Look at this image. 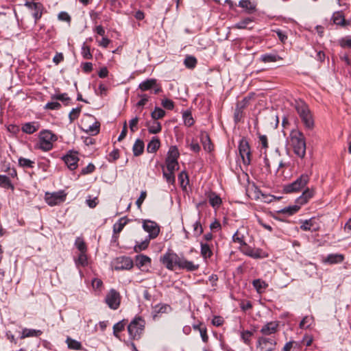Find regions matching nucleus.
<instances>
[{"label": "nucleus", "instance_id": "nucleus-14", "mask_svg": "<svg viewBox=\"0 0 351 351\" xmlns=\"http://www.w3.org/2000/svg\"><path fill=\"white\" fill-rule=\"evenodd\" d=\"M241 252L246 256L253 258H259L262 257V250L260 249H254L249 246L246 243L240 246Z\"/></svg>", "mask_w": 351, "mask_h": 351}, {"label": "nucleus", "instance_id": "nucleus-48", "mask_svg": "<svg viewBox=\"0 0 351 351\" xmlns=\"http://www.w3.org/2000/svg\"><path fill=\"white\" fill-rule=\"evenodd\" d=\"M182 118L185 125L190 127L193 125L194 120L190 112L185 111L182 114Z\"/></svg>", "mask_w": 351, "mask_h": 351}, {"label": "nucleus", "instance_id": "nucleus-12", "mask_svg": "<svg viewBox=\"0 0 351 351\" xmlns=\"http://www.w3.org/2000/svg\"><path fill=\"white\" fill-rule=\"evenodd\" d=\"M134 266L133 261L127 256H121L117 258L114 268L116 270H129Z\"/></svg>", "mask_w": 351, "mask_h": 351}, {"label": "nucleus", "instance_id": "nucleus-5", "mask_svg": "<svg viewBox=\"0 0 351 351\" xmlns=\"http://www.w3.org/2000/svg\"><path fill=\"white\" fill-rule=\"evenodd\" d=\"M180 256L172 250H169L160 258V262L169 270H173L176 267H178Z\"/></svg>", "mask_w": 351, "mask_h": 351}, {"label": "nucleus", "instance_id": "nucleus-6", "mask_svg": "<svg viewBox=\"0 0 351 351\" xmlns=\"http://www.w3.org/2000/svg\"><path fill=\"white\" fill-rule=\"evenodd\" d=\"M66 197V194L64 191L53 193L47 192L45 195V199L48 205L53 206L64 202Z\"/></svg>", "mask_w": 351, "mask_h": 351}, {"label": "nucleus", "instance_id": "nucleus-60", "mask_svg": "<svg viewBox=\"0 0 351 351\" xmlns=\"http://www.w3.org/2000/svg\"><path fill=\"white\" fill-rule=\"evenodd\" d=\"M95 169V167L93 163H89L86 167L82 169L81 173L86 175L93 173Z\"/></svg>", "mask_w": 351, "mask_h": 351}, {"label": "nucleus", "instance_id": "nucleus-39", "mask_svg": "<svg viewBox=\"0 0 351 351\" xmlns=\"http://www.w3.org/2000/svg\"><path fill=\"white\" fill-rule=\"evenodd\" d=\"M239 5L245 9L249 13L254 12L256 7L250 0H241L239 3Z\"/></svg>", "mask_w": 351, "mask_h": 351}, {"label": "nucleus", "instance_id": "nucleus-9", "mask_svg": "<svg viewBox=\"0 0 351 351\" xmlns=\"http://www.w3.org/2000/svg\"><path fill=\"white\" fill-rule=\"evenodd\" d=\"M25 6L29 10L32 11V16L34 19V23H36L42 17L44 7L43 5L39 2H32L26 1Z\"/></svg>", "mask_w": 351, "mask_h": 351}, {"label": "nucleus", "instance_id": "nucleus-46", "mask_svg": "<svg viewBox=\"0 0 351 351\" xmlns=\"http://www.w3.org/2000/svg\"><path fill=\"white\" fill-rule=\"evenodd\" d=\"M165 115V111L159 107H156L152 112L151 116L153 119L158 120L162 119Z\"/></svg>", "mask_w": 351, "mask_h": 351}, {"label": "nucleus", "instance_id": "nucleus-13", "mask_svg": "<svg viewBox=\"0 0 351 351\" xmlns=\"http://www.w3.org/2000/svg\"><path fill=\"white\" fill-rule=\"evenodd\" d=\"M63 160L71 170H74L77 167L79 158L77 152L70 151L66 156L63 157Z\"/></svg>", "mask_w": 351, "mask_h": 351}, {"label": "nucleus", "instance_id": "nucleus-28", "mask_svg": "<svg viewBox=\"0 0 351 351\" xmlns=\"http://www.w3.org/2000/svg\"><path fill=\"white\" fill-rule=\"evenodd\" d=\"M332 20L335 24L341 25L342 27H344L348 24V23H347L345 20L343 14L339 12H337L333 14Z\"/></svg>", "mask_w": 351, "mask_h": 351}, {"label": "nucleus", "instance_id": "nucleus-4", "mask_svg": "<svg viewBox=\"0 0 351 351\" xmlns=\"http://www.w3.org/2000/svg\"><path fill=\"white\" fill-rule=\"evenodd\" d=\"M309 180L310 176L308 174H302L292 183L285 185L283 190L287 193L298 192L307 184Z\"/></svg>", "mask_w": 351, "mask_h": 351}, {"label": "nucleus", "instance_id": "nucleus-51", "mask_svg": "<svg viewBox=\"0 0 351 351\" xmlns=\"http://www.w3.org/2000/svg\"><path fill=\"white\" fill-rule=\"evenodd\" d=\"M76 265H82L83 267L88 265V259L86 252H81L79 254L77 259L75 261Z\"/></svg>", "mask_w": 351, "mask_h": 351}, {"label": "nucleus", "instance_id": "nucleus-59", "mask_svg": "<svg viewBox=\"0 0 351 351\" xmlns=\"http://www.w3.org/2000/svg\"><path fill=\"white\" fill-rule=\"evenodd\" d=\"M232 240L234 242L239 243L241 246L245 243L243 236H240L238 231L234 234Z\"/></svg>", "mask_w": 351, "mask_h": 351}, {"label": "nucleus", "instance_id": "nucleus-64", "mask_svg": "<svg viewBox=\"0 0 351 351\" xmlns=\"http://www.w3.org/2000/svg\"><path fill=\"white\" fill-rule=\"evenodd\" d=\"M60 106H61V105L60 103H58L57 101H51V102H48L45 105V108L50 109V110H58L60 108Z\"/></svg>", "mask_w": 351, "mask_h": 351}, {"label": "nucleus", "instance_id": "nucleus-24", "mask_svg": "<svg viewBox=\"0 0 351 351\" xmlns=\"http://www.w3.org/2000/svg\"><path fill=\"white\" fill-rule=\"evenodd\" d=\"M156 86V79H148L139 84L138 88L142 91L149 90L155 88Z\"/></svg>", "mask_w": 351, "mask_h": 351}, {"label": "nucleus", "instance_id": "nucleus-1", "mask_svg": "<svg viewBox=\"0 0 351 351\" xmlns=\"http://www.w3.org/2000/svg\"><path fill=\"white\" fill-rule=\"evenodd\" d=\"M289 143L294 154L300 158L306 155V144L304 134L298 130H291L289 134Z\"/></svg>", "mask_w": 351, "mask_h": 351}, {"label": "nucleus", "instance_id": "nucleus-55", "mask_svg": "<svg viewBox=\"0 0 351 351\" xmlns=\"http://www.w3.org/2000/svg\"><path fill=\"white\" fill-rule=\"evenodd\" d=\"M252 22V19L251 18H246L235 24V27L237 29H245Z\"/></svg>", "mask_w": 351, "mask_h": 351}, {"label": "nucleus", "instance_id": "nucleus-29", "mask_svg": "<svg viewBox=\"0 0 351 351\" xmlns=\"http://www.w3.org/2000/svg\"><path fill=\"white\" fill-rule=\"evenodd\" d=\"M281 59L282 58L276 53H265L263 54L260 58V60L265 63L274 62Z\"/></svg>", "mask_w": 351, "mask_h": 351}, {"label": "nucleus", "instance_id": "nucleus-62", "mask_svg": "<svg viewBox=\"0 0 351 351\" xmlns=\"http://www.w3.org/2000/svg\"><path fill=\"white\" fill-rule=\"evenodd\" d=\"M162 105L164 108L168 110H172L174 107L173 101L169 99H165L162 101Z\"/></svg>", "mask_w": 351, "mask_h": 351}, {"label": "nucleus", "instance_id": "nucleus-61", "mask_svg": "<svg viewBox=\"0 0 351 351\" xmlns=\"http://www.w3.org/2000/svg\"><path fill=\"white\" fill-rule=\"evenodd\" d=\"M300 209V206L295 205L293 206H289L287 208H285L283 210H282V212L284 213H289V215H292L295 213H296Z\"/></svg>", "mask_w": 351, "mask_h": 351}, {"label": "nucleus", "instance_id": "nucleus-30", "mask_svg": "<svg viewBox=\"0 0 351 351\" xmlns=\"http://www.w3.org/2000/svg\"><path fill=\"white\" fill-rule=\"evenodd\" d=\"M0 186L3 189L14 190V186L10 179L5 175H0Z\"/></svg>", "mask_w": 351, "mask_h": 351}, {"label": "nucleus", "instance_id": "nucleus-36", "mask_svg": "<svg viewBox=\"0 0 351 351\" xmlns=\"http://www.w3.org/2000/svg\"><path fill=\"white\" fill-rule=\"evenodd\" d=\"M128 220L123 217L121 218L117 222H116L113 226V232L114 234L120 233L123 229L124 226L127 224Z\"/></svg>", "mask_w": 351, "mask_h": 351}, {"label": "nucleus", "instance_id": "nucleus-18", "mask_svg": "<svg viewBox=\"0 0 351 351\" xmlns=\"http://www.w3.org/2000/svg\"><path fill=\"white\" fill-rule=\"evenodd\" d=\"M315 191L313 189L306 188L302 194L296 199L297 204L303 205L308 202V201L313 197Z\"/></svg>", "mask_w": 351, "mask_h": 351}, {"label": "nucleus", "instance_id": "nucleus-19", "mask_svg": "<svg viewBox=\"0 0 351 351\" xmlns=\"http://www.w3.org/2000/svg\"><path fill=\"white\" fill-rule=\"evenodd\" d=\"M344 256L341 254H330L324 259L323 262L330 265L337 264L343 262Z\"/></svg>", "mask_w": 351, "mask_h": 351}, {"label": "nucleus", "instance_id": "nucleus-23", "mask_svg": "<svg viewBox=\"0 0 351 351\" xmlns=\"http://www.w3.org/2000/svg\"><path fill=\"white\" fill-rule=\"evenodd\" d=\"M295 109L300 118L311 114L308 107L303 101L297 102L295 105Z\"/></svg>", "mask_w": 351, "mask_h": 351}, {"label": "nucleus", "instance_id": "nucleus-57", "mask_svg": "<svg viewBox=\"0 0 351 351\" xmlns=\"http://www.w3.org/2000/svg\"><path fill=\"white\" fill-rule=\"evenodd\" d=\"M125 328L124 321H121L115 324L113 326V333L116 337H118V332L122 331Z\"/></svg>", "mask_w": 351, "mask_h": 351}, {"label": "nucleus", "instance_id": "nucleus-53", "mask_svg": "<svg viewBox=\"0 0 351 351\" xmlns=\"http://www.w3.org/2000/svg\"><path fill=\"white\" fill-rule=\"evenodd\" d=\"M81 107L73 108L69 114L70 122H73L74 120L77 119L79 117Z\"/></svg>", "mask_w": 351, "mask_h": 351}, {"label": "nucleus", "instance_id": "nucleus-33", "mask_svg": "<svg viewBox=\"0 0 351 351\" xmlns=\"http://www.w3.org/2000/svg\"><path fill=\"white\" fill-rule=\"evenodd\" d=\"M314 323V318L313 316L306 315L303 317L300 323V328L301 329L309 328Z\"/></svg>", "mask_w": 351, "mask_h": 351}, {"label": "nucleus", "instance_id": "nucleus-21", "mask_svg": "<svg viewBox=\"0 0 351 351\" xmlns=\"http://www.w3.org/2000/svg\"><path fill=\"white\" fill-rule=\"evenodd\" d=\"M43 334L42 330L25 328L21 331V339L37 337Z\"/></svg>", "mask_w": 351, "mask_h": 351}, {"label": "nucleus", "instance_id": "nucleus-31", "mask_svg": "<svg viewBox=\"0 0 351 351\" xmlns=\"http://www.w3.org/2000/svg\"><path fill=\"white\" fill-rule=\"evenodd\" d=\"M160 140L157 137H153L147 146V151L149 153L156 152L160 147Z\"/></svg>", "mask_w": 351, "mask_h": 351}, {"label": "nucleus", "instance_id": "nucleus-17", "mask_svg": "<svg viewBox=\"0 0 351 351\" xmlns=\"http://www.w3.org/2000/svg\"><path fill=\"white\" fill-rule=\"evenodd\" d=\"M212 247L213 245L210 243H204L203 241L200 242V254L204 260H207L213 256Z\"/></svg>", "mask_w": 351, "mask_h": 351}, {"label": "nucleus", "instance_id": "nucleus-20", "mask_svg": "<svg viewBox=\"0 0 351 351\" xmlns=\"http://www.w3.org/2000/svg\"><path fill=\"white\" fill-rule=\"evenodd\" d=\"M40 125L37 121L25 123L22 126V131L26 134H31L36 132Z\"/></svg>", "mask_w": 351, "mask_h": 351}, {"label": "nucleus", "instance_id": "nucleus-3", "mask_svg": "<svg viewBox=\"0 0 351 351\" xmlns=\"http://www.w3.org/2000/svg\"><path fill=\"white\" fill-rule=\"evenodd\" d=\"M145 322L141 317H135L128 325V331L130 339L138 340L145 329Z\"/></svg>", "mask_w": 351, "mask_h": 351}, {"label": "nucleus", "instance_id": "nucleus-22", "mask_svg": "<svg viewBox=\"0 0 351 351\" xmlns=\"http://www.w3.org/2000/svg\"><path fill=\"white\" fill-rule=\"evenodd\" d=\"M295 109L300 118L311 114L308 107L303 101L297 102L295 105Z\"/></svg>", "mask_w": 351, "mask_h": 351}, {"label": "nucleus", "instance_id": "nucleus-63", "mask_svg": "<svg viewBox=\"0 0 351 351\" xmlns=\"http://www.w3.org/2000/svg\"><path fill=\"white\" fill-rule=\"evenodd\" d=\"M193 230L197 236L200 235L203 232L202 226L199 221H196L194 223Z\"/></svg>", "mask_w": 351, "mask_h": 351}, {"label": "nucleus", "instance_id": "nucleus-25", "mask_svg": "<svg viewBox=\"0 0 351 351\" xmlns=\"http://www.w3.org/2000/svg\"><path fill=\"white\" fill-rule=\"evenodd\" d=\"M135 262H136V265L138 267L141 268L145 265H150L151 258L146 255L139 254V255L136 256Z\"/></svg>", "mask_w": 351, "mask_h": 351}, {"label": "nucleus", "instance_id": "nucleus-43", "mask_svg": "<svg viewBox=\"0 0 351 351\" xmlns=\"http://www.w3.org/2000/svg\"><path fill=\"white\" fill-rule=\"evenodd\" d=\"M99 127H100L99 122L95 121L92 125L87 126L86 128L85 129V131L87 133H89L93 135L97 134L99 132Z\"/></svg>", "mask_w": 351, "mask_h": 351}, {"label": "nucleus", "instance_id": "nucleus-56", "mask_svg": "<svg viewBox=\"0 0 351 351\" xmlns=\"http://www.w3.org/2000/svg\"><path fill=\"white\" fill-rule=\"evenodd\" d=\"M167 166V171L175 173L179 168L178 162L165 161Z\"/></svg>", "mask_w": 351, "mask_h": 351}, {"label": "nucleus", "instance_id": "nucleus-15", "mask_svg": "<svg viewBox=\"0 0 351 351\" xmlns=\"http://www.w3.org/2000/svg\"><path fill=\"white\" fill-rule=\"evenodd\" d=\"M199 265L195 264L193 261L186 260L184 256H181L178 268L185 269L187 271H194L199 269Z\"/></svg>", "mask_w": 351, "mask_h": 351}, {"label": "nucleus", "instance_id": "nucleus-44", "mask_svg": "<svg viewBox=\"0 0 351 351\" xmlns=\"http://www.w3.org/2000/svg\"><path fill=\"white\" fill-rule=\"evenodd\" d=\"M178 180L180 182V186L183 189H186V186L189 184V177H188V175L187 173L185 172V171H182L179 176H178Z\"/></svg>", "mask_w": 351, "mask_h": 351}, {"label": "nucleus", "instance_id": "nucleus-26", "mask_svg": "<svg viewBox=\"0 0 351 351\" xmlns=\"http://www.w3.org/2000/svg\"><path fill=\"white\" fill-rule=\"evenodd\" d=\"M180 154L178 148L176 146H171L165 161L178 162Z\"/></svg>", "mask_w": 351, "mask_h": 351}, {"label": "nucleus", "instance_id": "nucleus-27", "mask_svg": "<svg viewBox=\"0 0 351 351\" xmlns=\"http://www.w3.org/2000/svg\"><path fill=\"white\" fill-rule=\"evenodd\" d=\"M208 197L210 204L213 208H219L222 203L221 197L216 193H210L208 195Z\"/></svg>", "mask_w": 351, "mask_h": 351}, {"label": "nucleus", "instance_id": "nucleus-2", "mask_svg": "<svg viewBox=\"0 0 351 351\" xmlns=\"http://www.w3.org/2000/svg\"><path fill=\"white\" fill-rule=\"evenodd\" d=\"M56 135L51 131L45 130L39 133L37 147L43 151L47 152L52 149L53 143L57 141Z\"/></svg>", "mask_w": 351, "mask_h": 351}, {"label": "nucleus", "instance_id": "nucleus-58", "mask_svg": "<svg viewBox=\"0 0 351 351\" xmlns=\"http://www.w3.org/2000/svg\"><path fill=\"white\" fill-rule=\"evenodd\" d=\"M170 306L167 304H158L155 306L154 311L156 313H165L170 309Z\"/></svg>", "mask_w": 351, "mask_h": 351}, {"label": "nucleus", "instance_id": "nucleus-52", "mask_svg": "<svg viewBox=\"0 0 351 351\" xmlns=\"http://www.w3.org/2000/svg\"><path fill=\"white\" fill-rule=\"evenodd\" d=\"M338 43L342 48H351V37H343L338 40Z\"/></svg>", "mask_w": 351, "mask_h": 351}, {"label": "nucleus", "instance_id": "nucleus-42", "mask_svg": "<svg viewBox=\"0 0 351 351\" xmlns=\"http://www.w3.org/2000/svg\"><path fill=\"white\" fill-rule=\"evenodd\" d=\"M197 62V59L192 56H187L184 60L185 66L190 69H194L196 66Z\"/></svg>", "mask_w": 351, "mask_h": 351}, {"label": "nucleus", "instance_id": "nucleus-49", "mask_svg": "<svg viewBox=\"0 0 351 351\" xmlns=\"http://www.w3.org/2000/svg\"><path fill=\"white\" fill-rule=\"evenodd\" d=\"M163 177L169 184H173L175 183L176 178L173 172L163 169Z\"/></svg>", "mask_w": 351, "mask_h": 351}, {"label": "nucleus", "instance_id": "nucleus-32", "mask_svg": "<svg viewBox=\"0 0 351 351\" xmlns=\"http://www.w3.org/2000/svg\"><path fill=\"white\" fill-rule=\"evenodd\" d=\"M133 154L135 156L141 155L144 151V143L140 139H137L132 147Z\"/></svg>", "mask_w": 351, "mask_h": 351}, {"label": "nucleus", "instance_id": "nucleus-11", "mask_svg": "<svg viewBox=\"0 0 351 351\" xmlns=\"http://www.w3.org/2000/svg\"><path fill=\"white\" fill-rule=\"evenodd\" d=\"M276 341L271 338L260 337L258 340L257 350L258 351H274Z\"/></svg>", "mask_w": 351, "mask_h": 351}, {"label": "nucleus", "instance_id": "nucleus-41", "mask_svg": "<svg viewBox=\"0 0 351 351\" xmlns=\"http://www.w3.org/2000/svg\"><path fill=\"white\" fill-rule=\"evenodd\" d=\"M35 164L34 160L28 158L20 157L19 158V165L23 168H33Z\"/></svg>", "mask_w": 351, "mask_h": 351}, {"label": "nucleus", "instance_id": "nucleus-10", "mask_svg": "<svg viewBox=\"0 0 351 351\" xmlns=\"http://www.w3.org/2000/svg\"><path fill=\"white\" fill-rule=\"evenodd\" d=\"M143 228L145 232H148L147 237L151 239L156 238L160 232V228L158 224L151 220H144Z\"/></svg>", "mask_w": 351, "mask_h": 351}, {"label": "nucleus", "instance_id": "nucleus-8", "mask_svg": "<svg viewBox=\"0 0 351 351\" xmlns=\"http://www.w3.org/2000/svg\"><path fill=\"white\" fill-rule=\"evenodd\" d=\"M239 152L243 162L248 165L251 161V152L248 142L245 139H241L239 145Z\"/></svg>", "mask_w": 351, "mask_h": 351}, {"label": "nucleus", "instance_id": "nucleus-16", "mask_svg": "<svg viewBox=\"0 0 351 351\" xmlns=\"http://www.w3.org/2000/svg\"><path fill=\"white\" fill-rule=\"evenodd\" d=\"M278 326V322H268L262 327L261 332L264 335H270L277 332Z\"/></svg>", "mask_w": 351, "mask_h": 351}, {"label": "nucleus", "instance_id": "nucleus-37", "mask_svg": "<svg viewBox=\"0 0 351 351\" xmlns=\"http://www.w3.org/2000/svg\"><path fill=\"white\" fill-rule=\"evenodd\" d=\"M150 240L151 239L147 237L142 242L136 243L134 247V251L136 253H138L146 250L149 246Z\"/></svg>", "mask_w": 351, "mask_h": 351}, {"label": "nucleus", "instance_id": "nucleus-50", "mask_svg": "<svg viewBox=\"0 0 351 351\" xmlns=\"http://www.w3.org/2000/svg\"><path fill=\"white\" fill-rule=\"evenodd\" d=\"M306 128L308 129L313 128L314 125V121L311 114H309L305 117L301 118Z\"/></svg>", "mask_w": 351, "mask_h": 351}, {"label": "nucleus", "instance_id": "nucleus-54", "mask_svg": "<svg viewBox=\"0 0 351 351\" xmlns=\"http://www.w3.org/2000/svg\"><path fill=\"white\" fill-rule=\"evenodd\" d=\"M77 248L79 250V251L81 252H86V246L81 238H77L75 243Z\"/></svg>", "mask_w": 351, "mask_h": 351}, {"label": "nucleus", "instance_id": "nucleus-34", "mask_svg": "<svg viewBox=\"0 0 351 351\" xmlns=\"http://www.w3.org/2000/svg\"><path fill=\"white\" fill-rule=\"evenodd\" d=\"M314 221H315V220L313 219H310L308 220H306L305 221H304L302 223V224L300 226V228L304 231H307V230H310L312 232L316 231V230H317L318 228L314 227Z\"/></svg>", "mask_w": 351, "mask_h": 351}, {"label": "nucleus", "instance_id": "nucleus-45", "mask_svg": "<svg viewBox=\"0 0 351 351\" xmlns=\"http://www.w3.org/2000/svg\"><path fill=\"white\" fill-rule=\"evenodd\" d=\"M202 142L204 149L206 151L210 152L213 149V145L210 139L207 134H202Z\"/></svg>", "mask_w": 351, "mask_h": 351}, {"label": "nucleus", "instance_id": "nucleus-38", "mask_svg": "<svg viewBox=\"0 0 351 351\" xmlns=\"http://www.w3.org/2000/svg\"><path fill=\"white\" fill-rule=\"evenodd\" d=\"M148 131L150 134H158L162 130L160 123L154 120L153 123H147Z\"/></svg>", "mask_w": 351, "mask_h": 351}, {"label": "nucleus", "instance_id": "nucleus-35", "mask_svg": "<svg viewBox=\"0 0 351 351\" xmlns=\"http://www.w3.org/2000/svg\"><path fill=\"white\" fill-rule=\"evenodd\" d=\"M66 343H67L68 348L71 350H82V343L80 341L73 339L71 337L66 338Z\"/></svg>", "mask_w": 351, "mask_h": 351}, {"label": "nucleus", "instance_id": "nucleus-7", "mask_svg": "<svg viewBox=\"0 0 351 351\" xmlns=\"http://www.w3.org/2000/svg\"><path fill=\"white\" fill-rule=\"evenodd\" d=\"M105 302L111 309H117L121 303V295L119 293L114 289H112L107 293Z\"/></svg>", "mask_w": 351, "mask_h": 351}, {"label": "nucleus", "instance_id": "nucleus-40", "mask_svg": "<svg viewBox=\"0 0 351 351\" xmlns=\"http://www.w3.org/2000/svg\"><path fill=\"white\" fill-rule=\"evenodd\" d=\"M254 287L258 293H262L267 287L268 285L261 279L254 280L252 282Z\"/></svg>", "mask_w": 351, "mask_h": 351}, {"label": "nucleus", "instance_id": "nucleus-47", "mask_svg": "<svg viewBox=\"0 0 351 351\" xmlns=\"http://www.w3.org/2000/svg\"><path fill=\"white\" fill-rule=\"evenodd\" d=\"M81 54L84 59L90 60L93 58V55L90 53V47L85 43H84L82 47Z\"/></svg>", "mask_w": 351, "mask_h": 351}]
</instances>
